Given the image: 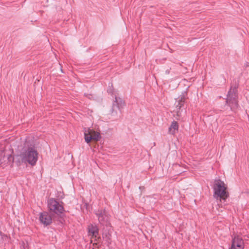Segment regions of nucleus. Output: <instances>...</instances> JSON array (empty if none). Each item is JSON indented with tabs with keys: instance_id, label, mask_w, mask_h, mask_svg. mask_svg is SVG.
I'll return each mask as SVG.
<instances>
[{
	"instance_id": "nucleus-1",
	"label": "nucleus",
	"mask_w": 249,
	"mask_h": 249,
	"mask_svg": "<svg viewBox=\"0 0 249 249\" xmlns=\"http://www.w3.org/2000/svg\"><path fill=\"white\" fill-rule=\"evenodd\" d=\"M37 152L35 147L32 145L29 146L28 142H26L25 146L22 149L20 154L16 157V162L20 164L21 163H26L34 165L37 160Z\"/></svg>"
},
{
	"instance_id": "nucleus-2",
	"label": "nucleus",
	"mask_w": 249,
	"mask_h": 249,
	"mask_svg": "<svg viewBox=\"0 0 249 249\" xmlns=\"http://www.w3.org/2000/svg\"><path fill=\"white\" fill-rule=\"evenodd\" d=\"M226 187L224 182L220 179H215L213 185L214 191L213 196L220 201H225L229 196V193L226 191Z\"/></svg>"
},
{
	"instance_id": "nucleus-3",
	"label": "nucleus",
	"mask_w": 249,
	"mask_h": 249,
	"mask_svg": "<svg viewBox=\"0 0 249 249\" xmlns=\"http://www.w3.org/2000/svg\"><path fill=\"white\" fill-rule=\"evenodd\" d=\"M236 88L234 87L233 89L231 88L227 95L226 102L230 106L231 109L234 110L238 107V102L236 99Z\"/></svg>"
},
{
	"instance_id": "nucleus-4",
	"label": "nucleus",
	"mask_w": 249,
	"mask_h": 249,
	"mask_svg": "<svg viewBox=\"0 0 249 249\" xmlns=\"http://www.w3.org/2000/svg\"><path fill=\"white\" fill-rule=\"evenodd\" d=\"M48 206L51 212L58 215L62 213L64 211L63 206L53 198H51L48 201Z\"/></svg>"
},
{
	"instance_id": "nucleus-5",
	"label": "nucleus",
	"mask_w": 249,
	"mask_h": 249,
	"mask_svg": "<svg viewBox=\"0 0 249 249\" xmlns=\"http://www.w3.org/2000/svg\"><path fill=\"white\" fill-rule=\"evenodd\" d=\"M84 138L86 142L88 143L91 140L98 141L101 138V135L99 132L88 128L85 130Z\"/></svg>"
},
{
	"instance_id": "nucleus-6",
	"label": "nucleus",
	"mask_w": 249,
	"mask_h": 249,
	"mask_svg": "<svg viewBox=\"0 0 249 249\" xmlns=\"http://www.w3.org/2000/svg\"><path fill=\"white\" fill-rule=\"evenodd\" d=\"M98 217L99 222L102 225H107L109 222V216L105 210L100 209L94 211Z\"/></svg>"
},
{
	"instance_id": "nucleus-7",
	"label": "nucleus",
	"mask_w": 249,
	"mask_h": 249,
	"mask_svg": "<svg viewBox=\"0 0 249 249\" xmlns=\"http://www.w3.org/2000/svg\"><path fill=\"white\" fill-rule=\"evenodd\" d=\"M187 94L186 92H184L178 97L177 99L175 105L176 108L177 115L178 116L180 117L181 116L180 109L183 106L186 100L187 99Z\"/></svg>"
},
{
	"instance_id": "nucleus-8",
	"label": "nucleus",
	"mask_w": 249,
	"mask_h": 249,
	"mask_svg": "<svg viewBox=\"0 0 249 249\" xmlns=\"http://www.w3.org/2000/svg\"><path fill=\"white\" fill-rule=\"evenodd\" d=\"M14 158L11 154L7 153L5 150L0 151V164L6 162L12 163L14 162Z\"/></svg>"
},
{
	"instance_id": "nucleus-9",
	"label": "nucleus",
	"mask_w": 249,
	"mask_h": 249,
	"mask_svg": "<svg viewBox=\"0 0 249 249\" xmlns=\"http://www.w3.org/2000/svg\"><path fill=\"white\" fill-rule=\"evenodd\" d=\"M244 242L239 236H235L232 238L231 249H243Z\"/></svg>"
},
{
	"instance_id": "nucleus-10",
	"label": "nucleus",
	"mask_w": 249,
	"mask_h": 249,
	"mask_svg": "<svg viewBox=\"0 0 249 249\" xmlns=\"http://www.w3.org/2000/svg\"><path fill=\"white\" fill-rule=\"evenodd\" d=\"M178 124L177 122H172L170 126L169 127L168 132L170 134L174 135L178 130Z\"/></svg>"
},
{
	"instance_id": "nucleus-11",
	"label": "nucleus",
	"mask_w": 249,
	"mask_h": 249,
	"mask_svg": "<svg viewBox=\"0 0 249 249\" xmlns=\"http://www.w3.org/2000/svg\"><path fill=\"white\" fill-rule=\"evenodd\" d=\"M115 105H117V107L119 109H121L124 107V102L122 99L120 98H118L116 96H115V100L113 105L114 107L115 106Z\"/></svg>"
},
{
	"instance_id": "nucleus-12",
	"label": "nucleus",
	"mask_w": 249,
	"mask_h": 249,
	"mask_svg": "<svg viewBox=\"0 0 249 249\" xmlns=\"http://www.w3.org/2000/svg\"><path fill=\"white\" fill-rule=\"evenodd\" d=\"M89 232L92 236L96 237L98 235V228L96 226L91 225L89 228Z\"/></svg>"
},
{
	"instance_id": "nucleus-13",
	"label": "nucleus",
	"mask_w": 249,
	"mask_h": 249,
	"mask_svg": "<svg viewBox=\"0 0 249 249\" xmlns=\"http://www.w3.org/2000/svg\"><path fill=\"white\" fill-rule=\"evenodd\" d=\"M39 219L41 223L47 226V215L45 213H40Z\"/></svg>"
},
{
	"instance_id": "nucleus-14",
	"label": "nucleus",
	"mask_w": 249,
	"mask_h": 249,
	"mask_svg": "<svg viewBox=\"0 0 249 249\" xmlns=\"http://www.w3.org/2000/svg\"><path fill=\"white\" fill-rule=\"evenodd\" d=\"M52 219L50 216H49V217H48V222H47L48 225L52 223Z\"/></svg>"
},
{
	"instance_id": "nucleus-15",
	"label": "nucleus",
	"mask_w": 249,
	"mask_h": 249,
	"mask_svg": "<svg viewBox=\"0 0 249 249\" xmlns=\"http://www.w3.org/2000/svg\"><path fill=\"white\" fill-rule=\"evenodd\" d=\"M86 97H87L89 99H91L93 97V95L91 94H85Z\"/></svg>"
},
{
	"instance_id": "nucleus-16",
	"label": "nucleus",
	"mask_w": 249,
	"mask_h": 249,
	"mask_svg": "<svg viewBox=\"0 0 249 249\" xmlns=\"http://www.w3.org/2000/svg\"><path fill=\"white\" fill-rule=\"evenodd\" d=\"M86 97H87L89 99H91L93 97V95L91 94H85Z\"/></svg>"
},
{
	"instance_id": "nucleus-17",
	"label": "nucleus",
	"mask_w": 249,
	"mask_h": 249,
	"mask_svg": "<svg viewBox=\"0 0 249 249\" xmlns=\"http://www.w3.org/2000/svg\"><path fill=\"white\" fill-rule=\"evenodd\" d=\"M107 92H108V93H112V89H108V90H107Z\"/></svg>"
},
{
	"instance_id": "nucleus-18",
	"label": "nucleus",
	"mask_w": 249,
	"mask_h": 249,
	"mask_svg": "<svg viewBox=\"0 0 249 249\" xmlns=\"http://www.w3.org/2000/svg\"><path fill=\"white\" fill-rule=\"evenodd\" d=\"M170 72V70H167L166 71H165V73L166 74H169Z\"/></svg>"
},
{
	"instance_id": "nucleus-19",
	"label": "nucleus",
	"mask_w": 249,
	"mask_h": 249,
	"mask_svg": "<svg viewBox=\"0 0 249 249\" xmlns=\"http://www.w3.org/2000/svg\"><path fill=\"white\" fill-rule=\"evenodd\" d=\"M1 232H0V235H1Z\"/></svg>"
}]
</instances>
